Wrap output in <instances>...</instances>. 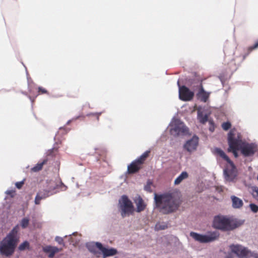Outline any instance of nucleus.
Here are the masks:
<instances>
[{
    "label": "nucleus",
    "mask_w": 258,
    "mask_h": 258,
    "mask_svg": "<svg viewBox=\"0 0 258 258\" xmlns=\"http://www.w3.org/2000/svg\"><path fill=\"white\" fill-rule=\"evenodd\" d=\"M97 113H90L87 114V116H90L91 115H95V114H97Z\"/></svg>",
    "instance_id": "nucleus-40"
},
{
    "label": "nucleus",
    "mask_w": 258,
    "mask_h": 258,
    "mask_svg": "<svg viewBox=\"0 0 258 258\" xmlns=\"http://www.w3.org/2000/svg\"><path fill=\"white\" fill-rule=\"evenodd\" d=\"M249 208L251 211L254 213H256L258 212V206L255 204L251 203L249 204Z\"/></svg>",
    "instance_id": "nucleus-31"
},
{
    "label": "nucleus",
    "mask_w": 258,
    "mask_h": 258,
    "mask_svg": "<svg viewBox=\"0 0 258 258\" xmlns=\"http://www.w3.org/2000/svg\"><path fill=\"white\" fill-rule=\"evenodd\" d=\"M169 132L171 135L176 137L184 135L188 131L184 123L178 119L173 118L169 125Z\"/></svg>",
    "instance_id": "nucleus-6"
},
{
    "label": "nucleus",
    "mask_w": 258,
    "mask_h": 258,
    "mask_svg": "<svg viewBox=\"0 0 258 258\" xmlns=\"http://www.w3.org/2000/svg\"><path fill=\"white\" fill-rule=\"evenodd\" d=\"M154 199L156 207L163 214L172 213L179 207L180 203L170 192L155 194Z\"/></svg>",
    "instance_id": "nucleus-1"
},
{
    "label": "nucleus",
    "mask_w": 258,
    "mask_h": 258,
    "mask_svg": "<svg viewBox=\"0 0 258 258\" xmlns=\"http://www.w3.org/2000/svg\"><path fill=\"white\" fill-rule=\"evenodd\" d=\"M78 234V232H74L73 233H72L71 234H69V235H65L64 236V238H66L68 236H69L70 237V238H69V241L70 243H77L78 242V241H79V239H74L73 237H71L72 235H74V236H76Z\"/></svg>",
    "instance_id": "nucleus-27"
},
{
    "label": "nucleus",
    "mask_w": 258,
    "mask_h": 258,
    "mask_svg": "<svg viewBox=\"0 0 258 258\" xmlns=\"http://www.w3.org/2000/svg\"><path fill=\"white\" fill-rule=\"evenodd\" d=\"M225 258H231V256L230 254L227 255Z\"/></svg>",
    "instance_id": "nucleus-43"
},
{
    "label": "nucleus",
    "mask_w": 258,
    "mask_h": 258,
    "mask_svg": "<svg viewBox=\"0 0 258 258\" xmlns=\"http://www.w3.org/2000/svg\"><path fill=\"white\" fill-rule=\"evenodd\" d=\"M118 209L122 218L133 215L135 209L133 202L126 195H122L118 200Z\"/></svg>",
    "instance_id": "nucleus-5"
},
{
    "label": "nucleus",
    "mask_w": 258,
    "mask_h": 258,
    "mask_svg": "<svg viewBox=\"0 0 258 258\" xmlns=\"http://www.w3.org/2000/svg\"><path fill=\"white\" fill-rule=\"evenodd\" d=\"M229 148L231 150H235L236 149H239V146L242 143L241 141L235 138H233L228 140Z\"/></svg>",
    "instance_id": "nucleus-18"
},
{
    "label": "nucleus",
    "mask_w": 258,
    "mask_h": 258,
    "mask_svg": "<svg viewBox=\"0 0 258 258\" xmlns=\"http://www.w3.org/2000/svg\"><path fill=\"white\" fill-rule=\"evenodd\" d=\"M15 192L13 190H7L5 191V194L7 195L11 196V197L14 196L13 194Z\"/></svg>",
    "instance_id": "nucleus-36"
},
{
    "label": "nucleus",
    "mask_w": 258,
    "mask_h": 258,
    "mask_svg": "<svg viewBox=\"0 0 258 258\" xmlns=\"http://www.w3.org/2000/svg\"><path fill=\"white\" fill-rule=\"evenodd\" d=\"M152 184V182L151 181L148 180L147 182V184L144 186V189L148 192H152V190L151 187Z\"/></svg>",
    "instance_id": "nucleus-29"
},
{
    "label": "nucleus",
    "mask_w": 258,
    "mask_h": 258,
    "mask_svg": "<svg viewBox=\"0 0 258 258\" xmlns=\"http://www.w3.org/2000/svg\"><path fill=\"white\" fill-rule=\"evenodd\" d=\"M239 150L244 157H250L256 152L257 146L255 143L242 142L239 146Z\"/></svg>",
    "instance_id": "nucleus-9"
},
{
    "label": "nucleus",
    "mask_w": 258,
    "mask_h": 258,
    "mask_svg": "<svg viewBox=\"0 0 258 258\" xmlns=\"http://www.w3.org/2000/svg\"><path fill=\"white\" fill-rule=\"evenodd\" d=\"M210 131L211 132L213 131V129H212L211 127L210 128Z\"/></svg>",
    "instance_id": "nucleus-47"
},
{
    "label": "nucleus",
    "mask_w": 258,
    "mask_h": 258,
    "mask_svg": "<svg viewBox=\"0 0 258 258\" xmlns=\"http://www.w3.org/2000/svg\"><path fill=\"white\" fill-rule=\"evenodd\" d=\"M169 224L168 222H158L155 225L154 229L156 231L165 230L168 228Z\"/></svg>",
    "instance_id": "nucleus-20"
},
{
    "label": "nucleus",
    "mask_w": 258,
    "mask_h": 258,
    "mask_svg": "<svg viewBox=\"0 0 258 258\" xmlns=\"http://www.w3.org/2000/svg\"><path fill=\"white\" fill-rule=\"evenodd\" d=\"M231 199L232 203V207L234 209H239L242 207L243 203L242 200L235 196H231Z\"/></svg>",
    "instance_id": "nucleus-19"
},
{
    "label": "nucleus",
    "mask_w": 258,
    "mask_h": 258,
    "mask_svg": "<svg viewBox=\"0 0 258 258\" xmlns=\"http://www.w3.org/2000/svg\"><path fill=\"white\" fill-rule=\"evenodd\" d=\"M200 90L197 94V97L202 101L206 102L209 98V94L204 90L201 84H200Z\"/></svg>",
    "instance_id": "nucleus-17"
},
{
    "label": "nucleus",
    "mask_w": 258,
    "mask_h": 258,
    "mask_svg": "<svg viewBox=\"0 0 258 258\" xmlns=\"http://www.w3.org/2000/svg\"><path fill=\"white\" fill-rule=\"evenodd\" d=\"M258 47V41L256 42L252 46H251L250 47H248V53L245 54V55L244 56V58L247 56L248 55V54L251 51H252L253 49L256 48Z\"/></svg>",
    "instance_id": "nucleus-32"
},
{
    "label": "nucleus",
    "mask_w": 258,
    "mask_h": 258,
    "mask_svg": "<svg viewBox=\"0 0 258 258\" xmlns=\"http://www.w3.org/2000/svg\"><path fill=\"white\" fill-rule=\"evenodd\" d=\"M234 155L235 157L237 156V153L236 152H234Z\"/></svg>",
    "instance_id": "nucleus-46"
},
{
    "label": "nucleus",
    "mask_w": 258,
    "mask_h": 258,
    "mask_svg": "<svg viewBox=\"0 0 258 258\" xmlns=\"http://www.w3.org/2000/svg\"><path fill=\"white\" fill-rule=\"evenodd\" d=\"M177 86L178 87V89H179V86H181L180 84H179V81H177Z\"/></svg>",
    "instance_id": "nucleus-44"
},
{
    "label": "nucleus",
    "mask_w": 258,
    "mask_h": 258,
    "mask_svg": "<svg viewBox=\"0 0 258 258\" xmlns=\"http://www.w3.org/2000/svg\"><path fill=\"white\" fill-rule=\"evenodd\" d=\"M188 177V173L186 171H183L181 174L175 179L174 184H179L181 181Z\"/></svg>",
    "instance_id": "nucleus-25"
},
{
    "label": "nucleus",
    "mask_w": 258,
    "mask_h": 258,
    "mask_svg": "<svg viewBox=\"0 0 258 258\" xmlns=\"http://www.w3.org/2000/svg\"><path fill=\"white\" fill-rule=\"evenodd\" d=\"M214 153L219 155L222 158L227 161L226 165L223 169V176L226 183H234L236 181L238 172L236 166L228 156L220 148H215Z\"/></svg>",
    "instance_id": "nucleus-4"
},
{
    "label": "nucleus",
    "mask_w": 258,
    "mask_h": 258,
    "mask_svg": "<svg viewBox=\"0 0 258 258\" xmlns=\"http://www.w3.org/2000/svg\"><path fill=\"white\" fill-rule=\"evenodd\" d=\"M58 247L51 245H46L43 247L42 250L45 253H48V257L49 258H53L55 253L60 251Z\"/></svg>",
    "instance_id": "nucleus-15"
},
{
    "label": "nucleus",
    "mask_w": 258,
    "mask_h": 258,
    "mask_svg": "<svg viewBox=\"0 0 258 258\" xmlns=\"http://www.w3.org/2000/svg\"><path fill=\"white\" fill-rule=\"evenodd\" d=\"M55 149L54 148H51L49 150H48L47 152V155H48V156H50L52 155V153L53 151V150Z\"/></svg>",
    "instance_id": "nucleus-38"
},
{
    "label": "nucleus",
    "mask_w": 258,
    "mask_h": 258,
    "mask_svg": "<svg viewBox=\"0 0 258 258\" xmlns=\"http://www.w3.org/2000/svg\"><path fill=\"white\" fill-rule=\"evenodd\" d=\"M235 134L234 133V131L232 130L230 131V132L228 134V140H230V139H232L233 138H235L234 137Z\"/></svg>",
    "instance_id": "nucleus-35"
},
{
    "label": "nucleus",
    "mask_w": 258,
    "mask_h": 258,
    "mask_svg": "<svg viewBox=\"0 0 258 258\" xmlns=\"http://www.w3.org/2000/svg\"><path fill=\"white\" fill-rule=\"evenodd\" d=\"M38 91L41 92L42 93H46L47 92L46 90L41 87H38Z\"/></svg>",
    "instance_id": "nucleus-37"
},
{
    "label": "nucleus",
    "mask_w": 258,
    "mask_h": 258,
    "mask_svg": "<svg viewBox=\"0 0 258 258\" xmlns=\"http://www.w3.org/2000/svg\"><path fill=\"white\" fill-rule=\"evenodd\" d=\"M231 126V123L229 121L224 122L222 124V127L224 131H228L230 128Z\"/></svg>",
    "instance_id": "nucleus-28"
},
{
    "label": "nucleus",
    "mask_w": 258,
    "mask_h": 258,
    "mask_svg": "<svg viewBox=\"0 0 258 258\" xmlns=\"http://www.w3.org/2000/svg\"><path fill=\"white\" fill-rule=\"evenodd\" d=\"M79 117H80V116H76V117H75L74 118H73L72 120H74V119H78Z\"/></svg>",
    "instance_id": "nucleus-45"
},
{
    "label": "nucleus",
    "mask_w": 258,
    "mask_h": 258,
    "mask_svg": "<svg viewBox=\"0 0 258 258\" xmlns=\"http://www.w3.org/2000/svg\"><path fill=\"white\" fill-rule=\"evenodd\" d=\"M252 256L253 258H258V253H254L253 254Z\"/></svg>",
    "instance_id": "nucleus-41"
},
{
    "label": "nucleus",
    "mask_w": 258,
    "mask_h": 258,
    "mask_svg": "<svg viewBox=\"0 0 258 258\" xmlns=\"http://www.w3.org/2000/svg\"><path fill=\"white\" fill-rule=\"evenodd\" d=\"M179 98L184 101L191 100L194 96V92L184 85L179 86Z\"/></svg>",
    "instance_id": "nucleus-10"
},
{
    "label": "nucleus",
    "mask_w": 258,
    "mask_h": 258,
    "mask_svg": "<svg viewBox=\"0 0 258 258\" xmlns=\"http://www.w3.org/2000/svg\"><path fill=\"white\" fill-rule=\"evenodd\" d=\"M55 241L60 245H62L63 246L65 245V244L63 242V238L61 237L56 236L55 237Z\"/></svg>",
    "instance_id": "nucleus-33"
},
{
    "label": "nucleus",
    "mask_w": 258,
    "mask_h": 258,
    "mask_svg": "<svg viewBox=\"0 0 258 258\" xmlns=\"http://www.w3.org/2000/svg\"><path fill=\"white\" fill-rule=\"evenodd\" d=\"M134 201L137 207L136 210L137 212L140 213L145 209L146 204L140 196L138 195L135 197L134 199Z\"/></svg>",
    "instance_id": "nucleus-14"
},
{
    "label": "nucleus",
    "mask_w": 258,
    "mask_h": 258,
    "mask_svg": "<svg viewBox=\"0 0 258 258\" xmlns=\"http://www.w3.org/2000/svg\"><path fill=\"white\" fill-rule=\"evenodd\" d=\"M72 120H73L72 119L69 120L67 121V122L66 124H67V125L69 124L71 122V121H72Z\"/></svg>",
    "instance_id": "nucleus-42"
},
{
    "label": "nucleus",
    "mask_w": 258,
    "mask_h": 258,
    "mask_svg": "<svg viewBox=\"0 0 258 258\" xmlns=\"http://www.w3.org/2000/svg\"><path fill=\"white\" fill-rule=\"evenodd\" d=\"M24 181H25V179H24L23 180H22L21 181L16 182V183H15L16 187L18 189H21L22 188L23 185L24 184Z\"/></svg>",
    "instance_id": "nucleus-34"
},
{
    "label": "nucleus",
    "mask_w": 258,
    "mask_h": 258,
    "mask_svg": "<svg viewBox=\"0 0 258 258\" xmlns=\"http://www.w3.org/2000/svg\"><path fill=\"white\" fill-rule=\"evenodd\" d=\"M30 243L27 240H25L20 244H19L18 247V250L19 251H23L25 250H30Z\"/></svg>",
    "instance_id": "nucleus-23"
},
{
    "label": "nucleus",
    "mask_w": 258,
    "mask_h": 258,
    "mask_svg": "<svg viewBox=\"0 0 258 258\" xmlns=\"http://www.w3.org/2000/svg\"><path fill=\"white\" fill-rule=\"evenodd\" d=\"M230 247L231 251L240 257H245L248 255L249 251L246 247L234 244L231 245Z\"/></svg>",
    "instance_id": "nucleus-13"
},
{
    "label": "nucleus",
    "mask_w": 258,
    "mask_h": 258,
    "mask_svg": "<svg viewBox=\"0 0 258 258\" xmlns=\"http://www.w3.org/2000/svg\"><path fill=\"white\" fill-rule=\"evenodd\" d=\"M190 236L196 241L200 243H209L217 239L220 235L218 231H209L206 234H202L195 232H190Z\"/></svg>",
    "instance_id": "nucleus-7"
},
{
    "label": "nucleus",
    "mask_w": 258,
    "mask_h": 258,
    "mask_svg": "<svg viewBox=\"0 0 258 258\" xmlns=\"http://www.w3.org/2000/svg\"><path fill=\"white\" fill-rule=\"evenodd\" d=\"M97 242H90L86 244V246L88 250L92 253L96 254L97 251L96 247H97Z\"/></svg>",
    "instance_id": "nucleus-22"
},
{
    "label": "nucleus",
    "mask_w": 258,
    "mask_h": 258,
    "mask_svg": "<svg viewBox=\"0 0 258 258\" xmlns=\"http://www.w3.org/2000/svg\"><path fill=\"white\" fill-rule=\"evenodd\" d=\"M55 192V191L50 192L49 191L45 190L43 192H40L37 193L35 198V204L36 205H39L41 200L44 199Z\"/></svg>",
    "instance_id": "nucleus-16"
},
{
    "label": "nucleus",
    "mask_w": 258,
    "mask_h": 258,
    "mask_svg": "<svg viewBox=\"0 0 258 258\" xmlns=\"http://www.w3.org/2000/svg\"><path fill=\"white\" fill-rule=\"evenodd\" d=\"M19 227H14L0 241V254L7 257L11 256L15 252L19 242Z\"/></svg>",
    "instance_id": "nucleus-2"
},
{
    "label": "nucleus",
    "mask_w": 258,
    "mask_h": 258,
    "mask_svg": "<svg viewBox=\"0 0 258 258\" xmlns=\"http://www.w3.org/2000/svg\"><path fill=\"white\" fill-rule=\"evenodd\" d=\"M199 144V138L197 136L194 135L191 138L187 140L183 146L184 150L189 153L197 150Z\"/></svg>",
    "instance_id": "nucleus-11"
},
{
    "label": "nucleus",
    "mask_w": 258,
    "mask_h": 258,
    "mask_svg": "<svg viewBox=\"0 0 258 258\" xmlns=\"http://www.w3.org/2000/svg\"><path fill=\"white\" fill-rule=\"evenodd\" d=\"M197 118L202 124H205L208 120V115L204 114L200 110H198L197 112Z\"/></svg>",
    "instance_id": "nucleus-21"
},
{
    "label": "nucleus",
    "mask_w": 258,
    "mask_h": 258,
    "mask_svg": "<svg viewBox=\"0 0 258 258\" xmlns=\"http://www.w3.org/2000/svg\"><path fill=\"white\" fill-rule=\"evenodd\" d=\"M97 248L99 249L103 254V258L111 256L116 255L118 251L117 250L113 247L109 248L104 247L102 244L100 242L97 243Z\"/></svg>",
    "instance_id": "nucleus-12"
},
{
    "label": "nucleus",
    "mask_w": 258,
    "mask_h": 258,
    "mask_svg": "<svg viewBox=\"0 0 258 258\" xmlns=\"http://www.w3.org/2000/svg\"><path fill=\"white\" fill-rule=\"evenodd\" d=\"M244 221L242 220L232 219L226 216L218 215L214 216L212 227L222 231H230L242 225Z\"/></svg>",
    "instance_id": "nucleus-3"
},
{
    "label": "nucleus",
    "mask_w": 258,
    "mask_h": 258,
    "mask_svg": "<svg viewBox=\"0 0 258 258\" xmlns=\"http://www.w3.org/2000/svg\"><path fill=\"white\" fill-rule=\"evenodd\" d=\"M29 219L28 217L23 218L20 222V225L22 228L23 229L27 228L29 225Z\"/></svg>",
    "instance_id": "nucleus-26"
},
{
    "label": "nucleus",
    "mask_w": 258,
    "mask_h": 258,
    "mask_svg": "<svg viewBox=\"0 0 258 258\" xmlns=\"http://www.w3.org/2000/svg\"><path fill=\"white\" fill-rule=\"evenodd\" d=\"M98 113H97V114H95V115H97V119L98 120H99V115H100L102 113V112H97Z\"/></svg>",
    "instance_id": "nucleus-39"
},
{
    "label": "nucleus",
    "mask_w": 258,
    "mask_h": 258,
    "mask_svg": "<svg viewBox=\"0 0 258 258\" xmlns=\"http://www.w3.org/2000/svg\"><path fill=\"white\" fill-rule=\"evenodd\" d=\"M48 161L47 158L43 159V160L40 162L37 163L33 167L31 168V170L33 172H37L42 169L43 165L45 164Z\"/></svg>",
    "instance_id": "nucleus-24"
},
{
    "label": "nucleus",
    "mask_w": 258,
    "mask_h": 258,
    "mask_svg": "<svg viewBox=\"0 0 258 258\" xmlns=\"http://www.w3.org/2000/svg\"><path fill=\"white\" fill-rule=\"evenodd\" d=\"M150 151H146L139 157L133 161L132 163L127 166V170L130 173L137 172L140 169V165L143 163L145 159L148 157Z\"/></svg>",
    "instance_id": "nucleus-8"
},
{
    "label": "nucleus",
    "mask_w": 258,
    "mask_h": 258,
    "mask_svg": "<svg viewBox=\"0 0 258 258\" xmlns=\"http://www.w3.org/2000/svg\"><path fill=\"white\" fill-rule=\"evenodd\" d=\"M253 196L256 199H258V187L253 186L251 187Z\"/></svg>",
    "instance_id": "nucleus-30"
}]
</instances>
